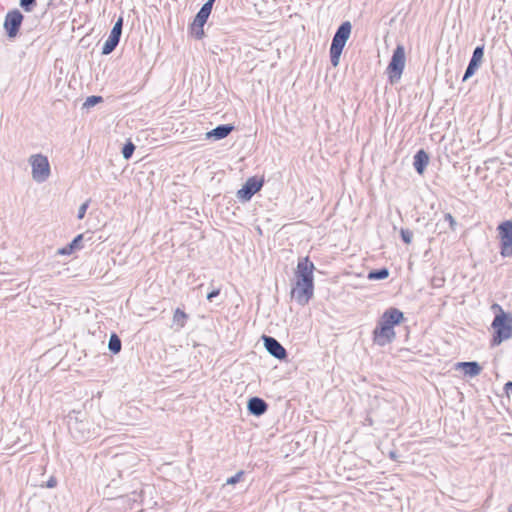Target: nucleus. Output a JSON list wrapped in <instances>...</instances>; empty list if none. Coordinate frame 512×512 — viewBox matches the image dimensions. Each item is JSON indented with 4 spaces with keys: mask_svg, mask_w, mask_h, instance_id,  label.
I'll return each instance as SVG.
<instances>
[{
    "mask_svg": "<svg viewBox=\"0 0 512 512\" xmlns=\"http://www.w3.org/2000/svg\"><path fill=\"white\" fill-rule=\"evenodd\" d=\"M404 320V314L397 308L387 309L380 317L373 331L374 342L380 346L391 343L395 338L394 326Z\"/></svg>",
    "mask_w": 512,
    "mask_h": 512,
    "instance_id": "obj_1",
    "label": "nucleus"
},
{
    "mask_svg": "<svg viewBox=\"0 0 512 512\" xmlns=\"http://www.w3.org/2000/svg\"><path fill=\"white\" fill-rule=\"evenodd\" d=\"M492 309L498 311L491 324L494 331L491 346L495 347L512 338V314L504 312L498 304H493Z\"/></svg>",
    "mask_w": 512,
    "mask_h": 512,
    "instance_id": "obj_2",
    "label": "nucleus"
},
{
    "mask_svg": "<svg viewBox=\"0 0 512 512\" xmlns=\"http://www.w3.org/2000/svg\"><path fill=\"white\" fill-rule=\"evenodd\" d=\"M352 25L349 21L343 22L336 30L330 46V61L336 67L339 65L340 56L350 37Z\"/></svg>",
    "mask_w": 512,
    "mask_h": 512,
    "instance_id": "obj_3",
    "label": "nucleus"
},
{
    "mask_svg": "<svg viewBox=\"0 0 512 512\" xmlns=\"http://www.w3.org/2000/svg\"><path fill=\"white\" fill-rule=\"evenodd\" d=\"M90 422L84 418V414L80 411H72L68 415V428L77 441H85L93 436L90 429Z\"/></svg>",
    "mask_w": 512,
    "mask_h": 512,
    "instance_id": "obj_4",
    "label": "nucleus"
},
{
    "mask_svg": "<svg viewBox=\"0 0 512 512\" xmlns=\"http://www.w3.org/2000/svg\"><path fill=\"white\" fill-rule=\"evenodd\" d=\"M405 48L403 45H397L393 51L391 60L387 67V73L391 84L397 83L402 76L405 68Z\"/></svg>",
    "mask_w": 512,
    "mask_h": 512,
    "instance_id": "obj_5",
    "label": "nucleus"
},
{
    "mask_svg": "<svg viewBox=\"0 0 512 512\" xmlns=\"http://www.w3.org/2000/svg\"><path fill=\"white\" fill-rule=\"evenodd\" d=\"M32 168V178L37 183L45 182L50 174V164L47 156L43 154H33L28 159Z\"/></svg>",
    "mask_w": 512,
    "mask_h": 512,
    "instance_id": "obj_6",
    "label": "nucleus"
},
{
    "mask_svg": "<svg viewBox=\"0 0 512 512\" xmlns=\"http://www.w3.org/2000/svg\"><path fill=\"white\" fill-rule=\"evenodd\" d=\"M500 242V255L504 258L512 257V220L501 222L497 226Z\"/></svg>",
    "mask_w": 512,
    "mask_h": 512,
    "instance_id": "obj_7",
    "label": "nucleus"
},
{
    "mask_svg": "<svg viewBox=\"0 0 512 512\" xmlns=\"http://www.w3.org/2000/svg\"><path fill=\"white\" fill-rule=\"evenodd\" d=\"M264 178H258L256 176L250 177L246 180L241 189L237 191V198L241 202H247L261 190L264 185Z\"/></svg>",
    "mask_w": 512,
    "mask_h": 512,
    "instance_id": "obj_8",
    "label": "nucleus"
},
{
    "mask_svg": "<svg viewBox=\"0 0 512 512\" xmlns=\"http://www.w3.org/2000/svg\"><path fill=\"white\" fill-rule=\"evenodd\" d=\"M23 20L24 15L18 9H13L7 12L3 27L9 38H15L18 35Z\"/></svg>",
    "mask_w": 512,
    "mask_h": 512,
    "instance_id": "obj_9",
    "label": "nucleus"
},
{
    "mask_svg": "<svg viewBox=\"0 0 512 512\" xmlns=\"http://www.w3.org/2000/svg\"><path fill=\"white\" fill-rule=\"evenodd\" d=\"M314 269V264L309 260V257L300 258L296 269V282L314 284Z\"/></svg>",
    "mask_w": 512,
    "mask_h": 512,
    "instance_id": "obj_10",
    "label": "nucleus"
},
{
    "mask_svg": "<svg viewBox=\"0 0 512 512\" xmlns=\"http://www.w3.org/2000/svg\"><path fill=\"white\" fill-rule=\"evenodd\" d=\"M122 28H123V18L120 17L116 23L114 24L109 37L104 42L102 47V54L103 55H109L112 53L117 45L119 44L121 34H122Z\"/></svg>",
    "mask_w": 512,
    "mask_h": 512,
    "instance_id": "obj_11",
    "label": "nucleus"
},
{
    "mask_svg": "<svg viewBox=\"0 0 512 512\" xmlns=\"http://www.w3.org/2000/svg\"><path fill=\"white\" fill-rule=\"evenodd\" d=\"M262 340L266 350L270 355L278 360H284L287 358V351L282 344L274 337L263 335Z\"/></svg>",
    "mask_w": 512,
    "mask_h": 512,
    "instance_id": "obj_12",
    "label": "nucleus"
},
{
    "mask_svg": "<svg viewBox=\"0 0 512 512\" xmlns=\"http://www.w3.org/2000/svg\"><path fill=\"white\" fill-rule=\"evenodd\" d=\"M314 284L297 283L292 290V296L300 305H306L313 296Z\"/></svg>",
    "mask_w": 512,
    "mask_h": 512,
    "instance_id": "obj_13",
    "label": "nucleus"
},
{
    "mask_svg": "<svg viewBox=\"0 0 512 512\" xmlns=\"http://www.w3.org/2000/svg\"><path fill=\"white\" fill-rule=\"evenodd\" d=\"M484 57V46H477L472 54L469 64L466 68L462 81L465 82L474 75L476 70L480 67Z\"/></svg>",
    "mask_w": 512,
    "mask_h": 512,
    "instance_id": "obj_14",
    "label": "nucleus"
},
{
    "mask_svg": "<svg viewBox=\"0 0 512 512\" xmlns=\"http://www.w3.org/2000/svg\"><path fill=\"white\" fill-rule=\"evenodd\" d=\"M235 129L232 124H221L206 133L207 139L221 140L226 138Z\"/></svg>",
    "mask_w": 512,
    "mask_h": 512,
    "instance_id": "obj_15",
    "label": "nucleus"
},
{
    "mask_svg": "<svg viewBox=\"0 0 512 512\" xmlns=\"http://www.w3.org/2000/svg\"><path fill=\"white\" fill-rule=\"evenodd\" d=\"M247 409L250 414L254 416H261L267 411L268 404L262 398L252 397L248 401Z\"/></svg>",
    "mask_w": 512,
    "mask_h": 512,
    "instance_id": "obj_16",
    "label": "nucleus"
},
{
    "mask_svg": "<svg viewBox=\"0 0 512 512\" xmlns=\"http://www.w3.org/2000/svg\"><path fill=\"white\" fill-rule=\"evenodd\" d=\"M429 163V155L420 149L414 155L413 166L418 174L422 175Z\"/></svg>",
    "mask_w": 512,
    "mask_h": 512,
    "instance_id": "obj_17",
    "label": "nucleus"
},
{
    "mask_svg": "<svg viewBox=\"0 0 512 512\" xmlns=\"http://www.w3.org/2000/svg\"><path fill=\"white\" fill-rule=\"evenodd\" d=\"M215 0H207L200 10L197 12L194 21L197 22V25L200 26L201 24H205L211 14L213 5Z\"/></svg>",
    "mask_w": 512,
    "mask_h": 512,
    "instance_id": "obj_18",
    "label": "nucleus"
},
{
    "mask_svg": "<svg viewBox=\"0 0 512 512\" xmlns=\"http://www.w3.org/2000/svg\"><path fill=\"white\" fill-rule=\"evenodd\" d=\"M82 242H83V234H79L65 247L58 249L57 254L58 255H71L75 251L83 248Z\"/></svg>",
    "mask_w": 512,
    "mask_h": 512,
    "instance_id": "obj_19",
    "label": "nucleus"
},
{
    "mask_svg": "<svg viewBox=\"0 0 512 512\" xmlns=\"http://www.w3.org/2000/svg\"><path fill=\"white\" fill-rule=\"evenodd\" d=\"M459 368H461L466 375L470 377H475L481 373L482 367L476 361H468V362H459L457 364Z\"/></svg>",
    "mask_w": 512,
    "mask_h": 512,
    "instance_id": "obj_20",
    "label": "nucleus"
},
{
    "mask_svg": "<svg viewBox=\"0 0 512 512\" xmlns=\"http://www.w3.org/2000/svg\"><path fill=\"white\" fill-rule=\"evenodd\" d=\"M188 318V314H186L182 309L176 308L173 314L172 328H174L175 331L181 330L186 325Z\"/></svg>",
    "mask_w": 512,
    "mask_h": 512,
    "instance_id": "obj_21",
    "label": "nucleus"
},
{
    "mask_svg": "<svg viewBox=\"0 0 512 512\" xmlns=\"http://www.w3.org/2000/svg\"><path fill=\"white\" fill-rule=\"evenodd\" d=\"M389 276V270L386 267L371 270L368 273L369 280H383Z\"/></svg>",
    "mask_w": 512,
    "mask_h": 512,
    "instance_id": "obj_22",
    "label": "nucleus"
},
{
    "mask_svg": "<svg viewBox=\"0 0 512 512\" xmlns=\"http://www.w3.org/2000/svg\"><path fill=\"white\" fill-rule=\"evenodd\" d=\"M121 347H122L121 339L118 337L117 334L113 333L109 338L108 349L112 353L117 354L121 351Z\"/></svg>",
    "mask_w": 512,
    "mask_h": 512,
    "instance_id": "obj_23",
    "label": "nucleus"
},
{
    "mask_svg": "<svg viewBox=\"0 0 512 512\" xmlns=\"http://www.w3.org/2000/svg\"><path fill=\"white\" fill-rule=\"evenodd\" d=\"M204 25L205 24H201L198 26L196 21H193L191 24V33L196 39H202L204 37Z\"/></svg>",
    "mask_w": 512,
    "mask_h": 512,
    "instance_id": "obj_24",
    "label": "nucleus"
},
{
    "mask_svg": "<svg viewBox=\"0 0 512 512\" xmlns=\"http://www.w3.org/2000/svg\"><path fill=\"white\" fill-rule=\"evenodd\" d=\"M134 151H135V145L131 141H128L126 144H124V146L122 148L123 158L126 160L130 159L132 157Z\"/></svg>",
    "mask_w": 512,
    "mask_h": 512,
    "instance_id": "obj_25",
    "label": "nucleus"
},
{
    "mask_svg": "<svg viewBox=\"0 0 512 512\" xmlns=\"http://www.w3.org/2000/svg\"><path fill=\"white\" fill-rule=\"evenodd\" d=\"M20 7L25 12H32L37 5V0H19Z\"/></svg>",
    "mask_w": 512,
    "mask_h": 512,
    "instance_id": "obj_26",
    "label": "nucleus"
},
{
    "mask_svg": "<svg viewBox=\"0 0 512 512\" xmlns=\"http://www.w3.org/2000/svg\"><path fill=\"white\" fill-rule=\"evenodd\" d=\"M103 98L101 96L92 95L86 98L83 106L86 108L93 107L98 103H101Z\"/></svg>",
    "mask_w": 512,
    "mask_h": 512,
    "instance_id": "obj_27",
    "label": "nucleus"
},
{
    "mask_svg": "<svg viewBox=\"0 0 512 512\" xmlns=\"http://www.w3.org/2000/svg\"><path fill=\"white\" fill-rule=\"evenodd\" d=\"M401 239L404 243L410 244L413 239V232L409 229H401L400 231Z\"/></svg>",
    "mask_w": 512,
    "mask_h": 512,
    "instance_id": "obj_28",
    "label": "nucleus"
},
{
    "mask_svg": "<svg viewBox=\"0 0 512 512\" xmlns=\"http://www.w3.org/2000/svg\"><path fill=\"white\" fill-rule=\"evenodd\" d=\"M89 206V200L80 205L78 209L77 218L83 219Z\"/></svg>",
    "mask_w": 512,
    "mask_h": 512,
    "instance_id": "obj_29",
    "label": "nucleus"
},
{
    "mask_svg": "<svg viewBox=\"0 0 512 512\" xmlns=\"http://www.w3.org/2000/svg\"><path fill=\"white\" fill-rule=\"evenodd\" d=\"M242 475H243V471H239L234 476L228 478L227 481H226V484L234 485V484L238 483L240 478L242 477Z\"/></svg>",
    "mask_w": 512,
    "mask_h": 512,
    "instance_id": "obj_30",
    "label": "nucleus"
},
{
    "mask_svg": "<svg viewBox=\"0 0 512 512\" xmlns=\"http://www.w3.org/2000/svg\"><path fill=\"white\" fill-rule=\"evenodd\" d=\"M444 218H445L446 221L449 222L450 228L452 230H455V227L457 225V222H456L455 218L450 213H446Z\"/></svg>",
    "mask_w": 512,
    "mask_h": 512,
    "instance_id": "obj_31",
    "label": "nucleus"
},
{
    "mask_svg": "<svg viewBox=\"0 0 512 512\" xmlns=\"http://www.w3.org/2000/svg\"><path fill=\"white\" fill-rule=\"evenodd\" d=\"M220 294L219 289H214L211 292L207 294V300L212 301L215 297H217Z\"/></svg>",
    "mask_w": 512,
    "mask_h": 512,
    "instance_id": "obj_32",
    "label": "nucleus"
},
{
    "mask_svg": "<svg viewBox=\"0 0 512 512\" xmlns=\"http://www.w3.org/2000/svg\"><path fill=\"white\" fill-rule=\"evenodd\" d=\"M56 484H57L56 479H55V478H53V477H51V478L47 481V483H46V487H48V488H54V487L56 486Z\"/></svg>",
    "mask_w": 512,
    "mask_h": 512,
    "instance_id": "obj_33",
    "label": "nucleus"
},
{
    "mask_svg": "<svg viewBox=\"0 0 512 512\" xmlns=\"http://www.w3.org/2000/svg\"><path fill=\"white\" fill-rule=\"evenodd\" d=\"M504 389H505L507 394H512V381H508L505 384Z\"/></svg>",
    "mask_w": 512,
    "mask_h": 512,
    "instance_id": "obj_34",
    "label": "nucleus"
},
{
    "mask_svg": "<svg viewBox=\"0 0 512 512\" xmlns=\"http://www.w3.org/2000/svg\"><path fill=\"white\" fill-rule=\"evenodd\" d=\"M390 457H391L392 459H395V458H396V453H395V452H390Z\"/></svg>",
    "mask_w": 512,
    "mask_h": 512,
    "instance_id": "obj_35",
    "label": "nucleus"
},
{
    "mask_svg": "<svg viewBox=\"0 0 512 512\" xmlns=\"http://www.w3.org/2000/svg\"><path fill=\"white\" fill-rule=\"evenodd\" d=\"M508 512H512V504L508 507Z\"/></svg>",
    "mask_w": 512,
    "mask_h": 512,
    "instance_id": "obj_36",
    "label": "nucleus"
}]
</instances>
